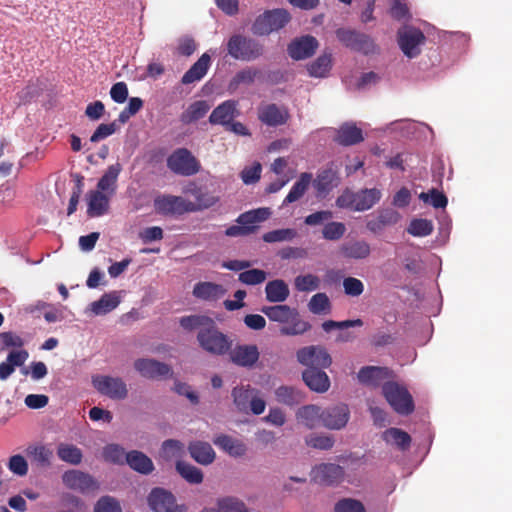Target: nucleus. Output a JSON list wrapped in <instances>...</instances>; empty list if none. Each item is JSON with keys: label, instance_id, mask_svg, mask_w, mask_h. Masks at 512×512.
<instances>
[{"label": "nucleus", "instance_id": "f257e3e1", "mask_svg": "<svg viewBox=\"0 0 512 512\" xmlns=\"http://www.w3.org/2000/svg\"><path fill=\"white\" fill-rule=\"evenodd\" d=\"M443 33L435 26L418 20V66L422 70H428L441 62L439 44Z\"/></svg>", "mask_w": 512, "mask_h": 512}, {"label": "nucleus", "instance_id": "f03ea898", "mask_svg": "<svg viewBox=\"0 0 512 512\" xmlns=\"http://www.w3.org/2000/svg\"><path fill=\"white\" fill-rule=\"evenodd\" d=\"M226 50L231 58L243 62L255 61L264 54L263 44L241 33L230 36L226 43Z\"/></svg>", "mask_w": 512, "mask_h": 512}, {"label": "nucleus", "instance_id": "7ed1b4c3", "mask_svg": "<svg viewBox=\"0 0 512 512\" xmlns=\"http://www.w3.org/2000/svg\"><path fill=\"white\" fill-rule=\"evenodd\" d=\"M231 395L236 409L241 413L260 415L265 410V401L259 396V391L250 385L234 387Z\"/></svg>", "mask_w": 512, "mask_h": 512}, {"label": "nucleus", "instance_id": "20e7f679", "mask_svg": "<svg viewBox=\"0 0 512 512\" xmlns=\"http://www.w3.org/2000/svg\"><path fill=\"white\" fill-rule=\"evenodd\" d=\"M197 340L205 351L214 355H223L231 347V341L217 329L213 320L205 329L199 330Z\"/></svg>", "mask_w": 512, "mask_h": 512}, {"label": "nucleus", "instance_id": "39448f33", "mask_svg": "<svg viewBox=\"0 0 512 512\" xmlns=\"http://www.w3.org/2000/svg\"><path fill=\"white\" fill-rule=\"evenodd\" d=\"M289 20L290 15L284 9L267 10L255 19L251 31L257 36L269 35L283 28Z\"/></svg>", "mask_w": 512, "mask_h": 512}, {"label": "nucleus", "instance_id": "423d86ee", "mask_svg": "<svg viewBox=\"0 0 512 512\" xmlns=\"http://www.w3.org/2000/svg\"><path fill=\"white\" fill-rule=\"evenodd\" d=\"M156 213L163 216H180L188 212H196L197 207L181 196L160 194L154 198Z\"/></svg>", "mask_w": 512, "mask_h": 512}, {"label": "nucleus", "instance_id": "0eeeda50", "mask_svg": "<svg viewBox=\"0 0 512 512\" xmlns=\"http://www.w3.org/2000/svg\"><path fill=\"white\" fill-rule=\"evenodd\" d=\"M271 215L269 208H258L244 212L238 216L236 222L239 225H232L225 231L228 237L246 236L254 232L253 224L267 220Z\"/></svg>", "mask_w": 512, "mask_h": 512}, {"label": "nucleus", "instance_id": "6e6552de", "mask_svg": "<svg viewBox=\"0 0 512 512\" xmlns=\"http://www.w3.org/2000/svg\"><path fill=\"white\" fill-rule=\"evenodd\" d=\"M336 37L345 47L365 55L374 53L377 48L369 35L353 29L339 28Z\"/></svg>", "mask_w": 512, "mask_h": 512}, {"label": "nucleus", "instance_id": "1a4fd4ad", "mask_svg": "<svg viewBox=\"0 0 512 512\" xmlns=\"http://www.w3.org/2000/svg\"><path fill=\"white\" fill-rule=\"evenodd\" d=\"M167 167L182 176H192L200 171V163L187 148L174 150L167 158Z\"/></svg>", "mask_w": 512, "mask_h": 512}, {"label": "nucleus", "instance_id": "9d476101", "mask_svg": "<svg viewBox=\"0 0 512 512\" xmlns=\"http://www.w3.org/2000/svg\"><path fill=\"white\" fill-rule=\"evenodd\" d=\"M437 293L436 288L431 282L429 291L420 299L418 295V309H421L426 313V317L421 321L420 330L421 335L418 334V345L426 344L433 334V324L430 320V314H435L436 310H430L428 306L437 304Z\"/></svg>", "mask_w": 512, "mask_h": 512}, {"label": "nucleus", "instance_id": "9b49d317", "mask_svg": "<svg viewBox=\"0 0 512 512\" xmlns=\"http://www.w3.org/2000/svg\"><path fill=\"white\" fill-rule=\"evenodd\" d=\"M383 394L393 409L400 414H408L413 410V401L408 391L394 382L383 385Z\"/></svg>", "mask_w": 512, "mask_h": 512}, {"label": "nucleus", "instance_id": "f8f14e48", "mask_svg": "<svg viewBox=\"0 0 512 512\" xmlns=\"http://www.w3.org/2000/svg\"><path fill=\"white\" fill-rule=\"evenodd\" d=\"M297 360L307 368H328L332 363V358L327 350L322 346H306L297 351Z\"/></svg>", "mask_w": 512, "mask_h": 512}, {"label": "nucleus", "instance_id": "ddd939ff", "mask_svg": "<svg viewBox=\"0 0 512 512\" xmlns=\"http://www.w3.org/2000/svg\"><path fill=\"white\" fill-rule=\"evenodd\" d=\"M93 385L99 393L114 400H123L128 395L127 385L120 377L96 376Z\"/></svg>", "mask_w": 512, "mask_h": 512}, {"label": "nucleus", "instance_id": "4468645a", "mask_svg": "<svg viewBox=\"0 0 512 512\" xmlns=\"http://www.w3.org/2000/svg\"><path fill=\"white\" fill-rule=\"evenodd\" d=\"M61 478L66 488L83 494L99 488L98 482L90 474L80 470H67Z\"/></svg>", "mask_w": 512, "mask_h": 512}, {"label": "nucleus", "instance_id": "2eb2a0df", "mask_svg": "<svg viewBox=\"0 0 512 512\" xmlns=\"http://www.w3.org/2000/svg\"><path fill=\"white\" fill-rule=\"evenodd\" d=\"M148 504L154 512H185V506L177 505L174 495L162 488H154L148 496Z\"/></svg>", "mask_w": 512, "mask_h": 512}, {"label": "nucleus", "instance_id": "dca6fc26", "mask_svg": "<svg viewBox=\"0 0 512 512\" xmlns=\"http://www.w3.org/2000/svg\"><path fill=\"white\" fill-rule=\"evenodd\" d=\"M350 418L347 405L339 404L323 409L322 426L330 430H340L346 426Z\"/></svg>", "mask_w": 512, "mask_h": 512}, {"label": "nucleus", "instance_id": "f3484780", "mask_svg": "<svg viewBox=\"0 0 512 512\" xmlns=\"http://www.w3.org/2000/svg\"><path fill=\"white\" fill-rule=\"evenodd\" d=\"M134 368L142 377L148 379L168 376L171 373L169 365L149 358L137 359Z\"/></svg>", "mask_w": 512, "mask_h": 512}, {"label": "nucleus", "instance_id": "a211bd4d", "mask_svg": "<svg viewBox=\"0 0 512 512\" xmlns=\"http://www.w3.org/2000/svg\"><path fill=\"white\" fill-rule=\"evenodd\" d=\"M238 115V101L226 100L214 108L209 116V122L212 125H222L226 127Z\"/></svg>", "mask_w": 512, "mask_h": 512}, {"label": "nucleus", "instance_id": "6ab92c4d", "mask_svg": "<svg viewBox=\"0 0 512 512\" xmlns=\"http://www.w3.org/2000/svg\"><path fill=\"white\" fill-rule=\"evenodd\" d=\"M344 475L341 466L333 463H323L313 469V479L322 485H333L338 483Z\"/></svg>", "mask_w": 512, "mask_h": 512}, {"label": "nucleus", "instance_id": "aec40b11", "mask_svg": "<svg viewBox=\"0 0 512 512\" xmlns=\"http://www.w3.org/2000/svg\"><path fill=\"white\" fill-rule=\"evenodd\" d=\"M259 350L256 345H236L230 352L231 361L241 367H253L259 359Z\"/></svg>", "mask_w": 512, "mask_h": 512}, {"label": "nucleus", "instance_id": "412c9836", "mask_svg": "<svg viewBox=\"0 0 512 512\" xmlns=\"http://www.w3.org/2000/svg\"><path fill=\"white\" fill-rule=\"evenodd\" d=\"M317 46L318 42L314 37L303 36L288 46V54L295 60L306 59L314 54Z\"/></svg>", "mask_w": 512, "mask_h": 512}, {"label": "nucleus", "instance_id": "4be33fe9", "mask_svg": "<svg viewBox=\"0 0 512 512\" xmlns=\"http://www.w3.org/2000/svg\"><path fill=\"white\" fill-rule=\"evenodd\" d=\"M110 196L111 195L99 190H91L87 194L88 216L94 218L106 214L109 210Z\"/></svg>", "mask_w": 512, "mask_h": 512}, {"label": "nucleus", "instance_id": "5701e85b", "mask_svg": "<svg viewBox=\"0 0 512 512\" xmlns=\"http://www.w3.org/2000/svg\"><path fill=\"white\" fill-rule=\"evenodd\" d=\"M322 369L323 368H307L302 373L305 384L311 390L318 393H324L330 387L329 377Z\"/></svg>", "mask_w": 512, "mask_h": 512}, {"label": "nucleus", "instance_id": "b1692460", "mask_svg": "<svg viewBox=\"0 0 512 512\" xmlns=\"http://www.w3.org/2000/svg\"><path fill=\"white\" fill-rule=\"evenodd\" d=\"M391 376V371L386 367L365 366L358 372L359 382L365 385L378 386Z\"/></svg>", "mask_w": 512, "mask_h": 512}, {"label": "nucleus", "instance_id": "393cba45", "mask_svg": "<svg viewBox=\"0 0 512 512\" xmlns=\"http://www.w3.org/2000/svg\"><path fill=\"white\" fill-rule=\"evenodd\" d=\"M364 139L362 130L354 123L346 122L337 130L335 141L342 146H352Z\"/></svg>", "mask_w": 512, "mask_h": 512}, {"label": "nucleus", "instance_id": "a878e982", "mask_svg": "<svg viewBox=\"0 0 512 512\" xmlns=\"http://www.w3.org/2000/svg\"><path fill=\"white\" fill-rule=\"evenodd\" d=\"M323 409L317 405H306L301 407L296 418L299 423L305 425L309 429H313L322 425Z\"/></svg>", "mask_w": 512, "mask_h": 512}, {"label": "nucleus", "instance_id": "bb28decb", "mask_svg": "<svg viewBox=\"0 0 512 512\" xmlns=\"http://www.w3.org/2000/svg\"><path fill=\"white\" fill-rule=\"evenodd\" d=\"M259 119L268 126H279L286 123L288 112L276 104H269L259 110Z\"/></svg>", "mask_w": 512, "mask_h": 512}, {"label": "nucleus", "instance_id": "cd10ccee", "mask_svg": "<svg viewBox=\"0 0 512 512\" xmlns=\"http://www.w3.org/2000/svg\"><path fill=\"white\" fill-rule=\"evenodd\" d=\"M213 443L233 457H241L247 451V447L242 441L225 434L216 436Z\"/></svg>", "mask_w": 512, "mask_h": 512}, {"label": "nucleus", "instance_id": "c85d7f7f", "mask_svg": "<svg viewBox=\"0 0 512 512\" xmlns=\"http://www.w3.org/2000/svg\"><path fill=\"white\" fill-rule=\"evenodd\" d=\"M226 290L220 284L199 282L194 286L193 295L201 300L215 301L224 296Z\"/></svg>", "mask_w": 512, "mask_h": 512}, {"label": "nucleus", "instance_id": "c756f323", "mask_svg": "<svg viewBox=\"0 0 512 512\" xmlns=\"http://www.w3.org/2000/svg\"><path fill=\"white\" fill-rule=\"evenodd\" d=\"M122 166L120 163L110 165L97 183V190L113 195L117 188V180Z\"/></svg>", "mask_w": 512, "mask_h": 512}, {"label": "nucleus", "instance_id": "7c9ffc66", "mask_svg": "<svg viewBox=\"0 0 512 512\" xmlns=\"http://www.w3.org/2000/svg\"><path fill=\"white\" fill-rule=\"evenodd\" d=\"M191 457L202 465H209L215 459V451L212 446L207 442L195 441L189 444L188 447Z\"/></svg>", "mask_w": 512, "mask_h": 512}, {"label": "nucleus", "instance_id": "2f4dec72", "mask_svg": "<svg viewBox=\"0 0 512 512\" xmlns=\"http://www.w3.org/2000/svg\"><path fill=\"white\" fill-rule=\"evenodd\" d=\"M210 56L204 53L182 77L183 84H191L201 80L208 71Z\"/></svg>", "mask_w": 512, "mask_h": 512}, {"label": "nucleus", "instance_id": "473e14b6", "mask_svg": "<svg viewBox=\"0 0 512 512\" xmlns=\"http://www.w3.org/2000/svg\"><path fill=\"white\" fill-rule=\"evenodd\" d=\"M356 194L355 211H366L378 203L382 197L381 190L377 188L361 189Z\"/></svg>", "mask_w": 512, "mask_h": 512}, {"label": "nucleus", "instance_id": "72a5a7b5", "mask_svg": "<svg viewBox=\"0 0 512 512\" xmlns=\"http://www.w3.org/2000/svg\"><path fill=\"white\" fill-rule=\"evenodd\" d=\"M126 463L135 471L141 474H149L153 471L152 460L144 453L133 450L126 454Z\"/></svg>", "mask_w": 512, "mask_h": 512}, {"label": "nucleus", "instance_id": "f704fd0d", "mask_svg": "<svg viewBox=\"0 0 512 512\" xmlns=\"http://www.w3.org/2000/svg\"><path fill=\"white\" fill-rule=\"evenodd\" d=\"M398 44L402 52L409 58L415 56L416 29L404 26L398 31Z\"/></svg>", "mask_w": 512, "mask_h": 512}, {"label": "nucleus", "instance_id": "c9c22d12", "mask_svg": "<svg viewBox=\"0 0 512 512\" xmlns=\"http://www.w3.org/2000/svg\"><path fill=\"white\" fill-rule=\"evenodd\" d=\"M383 440L391 446L396 447L399 450H406L410 447L411 437L405 431L399 428H389L382 434Z\"/></svg>", "mask_w": 512, "mask_h": 512}, {"label": "nucleus", "instance_id": "e433bc0d", "mask_svg": "<svg viewBox=\"0 0 512 512\" xmlns=\"http://www.w3.org/2000/svg\"><path fill=\"white\" fill-rule=\"evenodd\" d=\"M261 311L269 320L279 323H289L293 315H297V310L288 305L264 306Z\"/></svg>", "mask_w": 512, "mask_h": 512}, {"label": "nucleus", "instance_id": "4c0bfd02", "mask_svg": "<svg viewBox=\"0 0 512 512\" xmlns=\"http://www.w3.org/2000/svg\"><path fill=\"white\" fill-rule=\"evenodd\" d=\"M120 303L116 292L105 293L97 301L90 304V309L95 315H105L114 310Z\"/></svg>", "mask_w": 512, "mask_h": 512}, {"label": "nucleus", "instance_id": "58836bf2", "mask_svg": "<svg viewBox=\"0 0 512 512\" xmlns=\"http://www.w3.org/2000/svg\"><path fill=\"white\" fill-rule=\"evenodd\" d=\"M210 108V104L205 100L195 101L181 114L180 120L185 124H190L203 118Z\"/></svg>", "mask_w": 512, "mask_h": 512}, {"label": "nucleus", "instance_id": "ea45409f", "mask_svg": "<svg viewBox=\"0 0 512 512\" xmlns=\"http://www.w3.org/2000/svg\"><path fill=\"white\" fill-rule=\"evenodd\" d=\"M276 400L287 406H295L304 401V394L291 386H280L275 390Z\"/></svg>", "mask_w": 512, "mask_h": 512}, {"label": "nucleus", "instance_id": "a19ab883", "mask_svg": "<svg viewBox=\"0 0 512 512\" xmlns=\"http://www.w3.org/2000/svg\"><path fill=\"white\" fill-rule=\"evenodd\" d=\"M312 180V174L302 173L299 179L293 184L289 193L283 201V206L298 201L307 191Z\"/></svg>", "mask_w": 512, "mask_h": 512}, {"label": "nucleus", "instance_id": "79ce46f5", "mask_svg": "<svg viewBox=\"0 0 512 512\" xmlns=\"http://www.w3.org/2000/svg\"><path fill=\"white\" fill-rule=\"evenodd\" d=\"M27 455L32 462L41 468L51 466L53 451L44 445H34L27 448Z\"/></svg>", "mask_w": 512, "mask_h": 512}, {"label": "nucleus", "instance_id": "37998d69", "mask_svg": "<svg viewBox=\"0 0 512 512\" xmlns=\"http://www.w3.org/2000/svg\"><path fill=\"white\" fill-rule=\"evenodd\" d=\"M266 298L269 302H283L289 296L288 285L283 280H272L265 287Z\"/></svg>", "mask_w": 512, "mask_h": 512}, {"label": "nucleus", "instance_id": "c03bdc74", "mask_svg": "<svg viewBox=\"0 0 512 512\" xmlns=\"http://www.w3.org/2000/svg\"><path fill=\"white\" fill-rule=\"evenodd\" d=\"M260 75V70L254 67H246L240 71H238L235 76L231 79L228 90L233 93L235 92L239 85L245 84L250 85L254 83L255 79Z\"/></svg>", "mask_w": 512, "mask_h": 512}, {"label": "nucleus", "instance_id": "a18cd8bd", "mask_svg": "<svg viewBox=\"0 0 512 512\" xmlns=\"http://www.w3.org/2000/svg\"><path fill=\"white\" fill-rule=\"evenodd\" d=\"M58 458L71 465H78L81 463L83 454L80 448L69 443H60L57 446Z\"/></svg>", "mask_w": 512, "mask_h": 512}, {"label": "nucleus", "instance_id": "49530a36", "mask_svg": "<svg viewBox=\"0 0 512 512\" xmlns=\"http://www.w3.org/2000/svg\"><path fill=\"white\" fill-rule=\"evenodd\" d=\"M202 512H249L245 503L236 497H224L217 501V507Z\"/></svg>", "mask_w": 512, "mask_h": 512}, {"label": "nucleus", "instance_id": "de8ad7c7", "mask_svg": "<svg viewBox=\"0 0 512 512\" xmlns=\"http://www.w3.org/2000/svg\"><path fill=\"white\" fill-rule=\"evenodd\" d=\"M337 180V171L333 168V164H331L329 167L319 172L315 180V188L319 192H327L333 186L337 185Z\"/></svg>", "mask_w": 512, "mask_h": 512}, {"label": "nucleus", "instance_id": "09e8293b", "mask_svg": "<svg viewBox=\"0 0 512 512\" xmlns=\"http://www.w3.org/2000/svg\"><path fill=\"white\" fill-rule=\"evenodd\" d=\"M341 252L347 258L363 259L370 254V246L365 241L348 242L342 245Z\"/></svg>", "mask_w": 512, "mask_h": 512}, {"label": "nucleus", "instance_id": "8fccbe9b", "mask_svg": "<svg viewBox=\"0 0 512 512\" xmlns=\"http://www.w3.org/2000/svg\"><path fill=\"white\" fill-rule=\"evenodd\" d=\"M176 470L187 482L191 484H199L203 481L202 471L189 463L177 461Z\"/></svg>", "mask_w": 512, "mask_h": 512}, {"label": "nucleus", "instance_id": "3c124183", "mask_svg": "<svg viewBox=\"0 0 512 512\" xmlns=\"http://www.w3.org/2000/svg\"><path fill=\"white\" fill-rule=\"evenodd\" d=\"M418 199L435 209H444L448 204L446 195L436 188H432L428 192H421L418 194Z\"/></svg>", "mask_w": 512, "mask_h": 512}, {"label": "nucleus", "instance_id": "603ef678", "mask_svg": "<svg viewBox=\"0 0 512 512\" xmlns=\"http://www.w3.org/2000/svg\"><path fill=\"white\" fill-rule=\"evenodd\" d=\"M287 324L288 325L280 328V333L282 335H287V336L301 335L311 329L310 323L302 320L299 317L298 312H297V315L292 316L289 323H287Z\"/></svg>", "mask_w": 512, "mask_h": 512}, {"label": "nucleus", "instance_id": "864d4df0", "mask_svg": "<svg viewBox=\"0 0 512 512\" xmlns=\"http://www.w3.org/2000/svg\"><path fill=\"white\" fill-rule=\"evenodd\" d=\"M308 309L316 315L328 314L331 311V302L325 293L313 295L308 303Z\"/></svg>", "mask_w": 512, "mask_h": 512}, {"label": "nucleus", "instance_id": "5fc2aeb1", "mask_svg": "<svg viewBox=\"0 0 512 512\" xmlns=\"http://www.w3.org/2000/svg\"><path fill=\"white\" fill-rule=\"evenodd\" d=\"M184 453V445L174 439H169L163 442L160 456L165 460H172L180 458Z\"/></svg>", "mask_w": 512, "mask_h": 512}, {"label": "nucleus", "instance_id": "6e6d98bb", "mask_svg": "<svg viewBox=\"0 0 512 512\" xmlns=\"http://www.w3.org/2000/svg\"><path fill=\"white\" fill-rule=\"evenodd\" d=\"M212 319L203 315H189L180 319V325L183 329L192 331L194 329H205Z\"/></svg>", "mask_w": 512, "mask_h": 512}, {"label": "nucleus", "instance_id": "4d7b16f0", "mask_svg": "<svg viewBox=\"0 0 512 512\" xmlns=\"http://www.w3.org/2000/svg\"><path fill=\"white\" fill-rule=\"evenodd\" d=\"M331 68V56L321 55L314 62H312L308 71L311 76L325 77Z\"/></svg>", "mask_w": 512, "mask_h": 512}, {"label": "nucleus", "instance_id": "13d9d810", "mask_svg": "<svg viewBox=\"0 0 512 512\" xmlns=\"http://www.w3.org/2000/svg\"><path fill=\"white\" fill-rule=\"evenodd\" d=\"M294 285L300 292H310L319 288L320 279L313 274L299 275L295 278Z\"/></svg>", "mask_w": 512, "mask_h": 512}, {"label": "nucleus", "instance_id": "bf43d9fd", "mask_svg": "<svg viewBox=\"0 0 512 512\" xmlns=\"http://www.w3.org/2000/svg\"><path fill=\"white\" fill-rule=\"evenodd\" d=\"M297 235L295 229L286 228V229H277L273 231H269L265 233L262 237L263 241L266 243H275V242H283V241H291Z\"/></svg>", "mask_w": 512, "mask_h": 512}, {"label": "nucleus", "instance_id": "052dcab7", "mask_svg": "<svg viewBox=\"0 0 512 512\" xmlns=\"http://www.w3.org/2000/svg\"><path fill=\"white\" fill-rule=\"evenodd\" d=\"M305 442L312 448L329 450L333 447L335 441L334 438L330 435L310 434L306 437Z\"/></svg>", "mask_w": 512, "mask_h": 512}, {"label": "nucleus", "instance_id": "680f3d73", "mask_svg": "<svg viewBox=\"0 0 512 512\" xmlns=\"http://www.w3.org/2000/svg\"><path fill=\"white\" fill-rule=\"evenodd\" d=\"M126 454L124 449L117 444H109L103 450L104 459L115 464L126 463Z\"/></svg>", "mask_w": 512, "mask_h": 512}, {"label": "nucleus", "instance_id": "e2e57ef3", "mask_svg": "<svg viewBox=\"0 0 512 512\" xmlns=\"http://www.w3.org/2000/svg\"><path fill=\"white\" fill-rule=\"evenodd\" d=\"M267 278V273L260 269H250L239 274L238 280L246 285H257L263 283Z\"/></svg>", "mask_w": 512, "mask_h": 512}, {"label": "nucleus", "instance_id": "0e129e2a", "mask_svg": "<svg viewBox=\"0 0 512 512\" xmlns=\"http://www.w3.org/2000/svg\"><path fill=\"white\" fill-rule=\"evenodd\" d=\"M345 232L346 227L341 222H329L324 226L322 230L323 237L326 240L331 241L339 240L340 238H342Z\"/></svg>", "mask_w": 512, "mask_h": 512}, {"label": "nucleus", "instance_id": "69168bd1", "mask_svg": "<svg viewBox=\"0 0 512 512\" xmlns=\"http://www.w3.org/2000/svg\"><path fill=\"white\" fill-rule=\"evenodd\" d=\"M94 512H122V509L115 498L103 496L95 504Z\"/></svg>", "mask_w": 512, "mask_h": 512}, {"label": "nucleus", "instance_id": "338daca9", "mask_svg": "<svg viewBox=\"0 0 512 512\" xmlns=\"http://www.w3.org/2000/svg\"><path fill=\"white\" fill-rule=\"evenodd\" d=\"M262 167L261 164L256 162L252 166L245 167L241 172L242 181L245 184H253L260 179Z\"/></svg>", "mask_w": 512, "mask_h": 512}, {"label": "nucleus", "instance_id": "774afa93", "mask_svg": "<svg viewBox=\"0 0 512 512\" xmlns=\"http://www.w3.org/2000/svg\"><path fill=\"white\" fill-rule=\"evenodd\" d=\"M335 512H365V509L357 500L343 499L336 504Z\"/></svg>", "mask_w": 512, "mask_h": 512}]
</instances>
